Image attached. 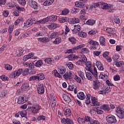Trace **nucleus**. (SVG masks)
<instances>
[{"label":"nucleus","instance_id":"20e7f679","mask_svg":"<svg viewBox=\"0 0 124 124\" xmlns=\"http://www.w3.org/2000/svg\"><path fill=\"white\" fill-rule=\"evenodd\" d=\"M23 70L22 68L16 70L11 73L10 75V77L11 78H14V79H16V78H18V77L23 73Z\"/></svg>","mask_w":124,"mask_h":124},{"label":"nucleus","instance_id":"aec40b11","mask_svg":"<svg viewBox=\"0 0 124 124\" xmlns=\"http://www.w3.org/2000/svg\"><path fill=\"white\" fill-rule=\"evenodd\" d=\"M38 41L41 42L42 43H46L50 42V39L48 37H41L38 38Z\"/></svg>","mask_w":124,"mask_h":124},{"label":"nucleus","instance_id":"7ed1b4c3","mask_svg":"<svg viewBox=\"0 0 124 124\" xmlns=\"http://www.w3.org/2000/svg\"><path fill=\"white\" fill-rule=\"evenodd\" d=\"M42 108L41 106L38 104H35L33 105V106L30 107L31 113H32V114H34L35 115L38 114V113H39V111H40Z\"/></svg>","mask_w":124,"mask_h":124},{"label":"nucleus","instance_id":"a19ab883","mask_svg":"<svg viewBox=\"0 0 124 124\" xmlns=\"http://www.w3.org/2000/svg\"><path fill=\"white\" fill-rule=\"evenodd\" d=\"M21 89L22 91H24V92H26V91H28V90H29V84L25 83L23 84L21 87Z\"/></svg>","mask_w":124,"mask_h":124},{"label":"nucleus","instance_id":"a18cd8bd","mask_svg":"<svg viewBox=\"0 0 124 124\" xmlns=\"http://www.w3.org/2000/svg\"><path fill=\"white\" fill-rule=\"evenodd\" d=\"M17 53L19 57H20V56H22V55H23V53H24V50L23 49V48L22 47L19 48L17 51Z\"/></svg>","mask_w":124,"mask_h":124},{"label":"nucleus","instance_id":"c03bdc74","mask_svg":"<svg viewBox=\"0 0 124 124\" xmlns=\"http://www.w3.org/2000/svg\"><path fill=\"white\" fill-rule=\"evenodd\" d=\"M19 114L21 118H26L27 117V111L25 110L19 111Z\"/></svg>","mask_w":124,"mask_h":124},{"label":"nucleus","instance_id":"c85d7f7f","mask_svg":"<svg viewBox=\"0 0 124 124\" xmlns=\"http://www.w3.org/2000/svg\"><path fill=\"white\" fill-rule=\"evenodd\" d=\"M77 95L78 98H79V99H80V100H84V99L86 98L85 93H84L83 92H79Z\"/></svg>","mask_w":124,"mask_h":124},{"label":"nucleus","instance_id":"4d7b16f0","mask_svg":"<svg viewBox=\"0 0 124 124\" xmlns=\"http://www.w3.org/2000/svg\"><path fill=\"white\" fill-rule=\"evenodd\" d=\"M78 34L79 36H80V37H86L87 36V33L83 31L78 32Z\"/></svg>","mask_w":124,"mask_h":124},{"label":"nucleus","instance_id":"a878e982","mask_svg":"<svg viewBox=\"0 0 124 124\" xmlns=\"http://www.w3.org/2000/svg\"><path fill=\"white\" fill-rule=\"evenodd\" d=\"M68 58L69 61H75V60H77V59H80V57L77 55L70 54L68 55Z\"/></svg>","mask_w":124,"mask_h":124},{"label":"nucleus","instance_id":"3c124183","mask_svg":"<svg viewBox=\"0 0 124 124\" xmlns=\"http://www.w3.org/2000/svg\"><path fill=\"white\" fill-rule=\"evenodd\" d=\"M78 76H80L82 80L85 78V74L83 72H82V71H78Z\"/></svg>","mask_w":124,"mask_h":124},{"label":"nucleus","instance_id":"9b49d317","mask_svg":"<svg viewBox=\"0 0 124 124\" xmlns=\"http://www.w3.org/2000/svg\"><path fill=\"white\" fill-rule=\"evenodd\" d=\"M33 24V21L32 19H29L27 21H25L24 23V27L25 28H30V27H31L32 24Z\"/></svg>","mask_w":124,"mask_h":124},{"label":"nucleus","instance_id":"6e6552de","mask_svg":"<svg viewBox=\"0 0 124 124\" xmlns=\"http://www.w3.org/2000/svg\"><path fill=\"white\" fill-rule=\"evenodd\" d=\"M88 43L90 44V45H91L92 48L93 49V50H96V46H98L99 43L98 42L93 41L92 39H89L88 40Z\"/></svg>","mask_w":124,"mask_h":124},{"label":"nucleus","instance_id":"f704fd0d","mask_svg":"<svg viewBox=\"0 0 124 124\" xmlns=\"http://www.w3.org/2000/svg\"><path fill=\"white\" fill-rule=\"evenodd\" d=\"M106 39L103 37V36H101L99 38V42L100 45L102 46H105V42H106Z\"/></svg>","mask_w":124,"mask_h":124},{"label":"nucleus","instance_id":"f03ea898","mask_svg":"<svg viewBox=\"0 0 124 124\" xmlns=\"http://www.w3.org/2000/svg\"><path fill=\"white\" fill-rule=\"evenodd\" d=\"M87 61V60H86L85 62H84L86 65V70L90 71L91 73H92V74L94 75V77H95V78H97V70H96V68L93 67H93H92V62Z\"/></svg>","mask_w":124,"mask_h":124},{"label":"nucleus","instance_id":"774afa93","mask_svg":"<svg viewBox=\"0 0 124 124\" xmlns=\"http://www.w3.org/2000/svg\"><path fill=\"white\" fill-rule=\"evenodd\" d=\"M16 6L15 2H11L8 4V6L10 8H13L14 6Z\"/></svg>","mask_w":124,"mask_h":124},{"label":"nucleus","instance_id":"13d9d810","mask_svg":"<svg viewBox=\"0 0 124 124\" xmlns=\"http://www.w3.org/2000/svg\"><path fill=\"white\" fill-rule=\"evenodd\" d=\"M88 124H100V123L97 120H91L90 122L88 123Z\"/></svg>","mask_w":124,"mask_h":124},{"label":"nucleus","instance_id":"49530a36","mask_svg":"<svg viewBox=\"0 0 124 124\" xmlns=\"http://www.w3.org/2000/svg\"><path fill=\"white\" fill-rule=\"evenodd\" d=\"M80 52L82 54H89V53H90L89 49L86 47L81 49Z\"/></svg>","mask_w":124,"mask_h":124},{"label":"nucleus","instance_id":"6ab92c4d","mask_svg":"<svg viewBox=\"0 0 124 124\" xmlns=\"http://www.w3.org/2000/svg\"><path fill=\"white\" fill-rule=\"evenodd\" d=\"M91 100L93 106H99V104H100L95 97L92 96L91 98Z\"/></svg>","mask_w":124,"mask_h":124},{"label":"nucleus","instance_id":"ea45409f","mask_svg":"<svg viewBox=\"0 0 124 124\" xmlns=\"http://www.w3.org/2000/svg\"><path fill=\"white\" fill-rule=\"evenodd\" d=\"M75 5L76 7H79L80 8H83L84 7V4L82 2L77 1L75 2Z\"/></svg>","mask_w":124,"mask_h":124},{"label":"nucleus","instance_id":"423d86ee","mask_svg":"<svg viewBox=\"0 0 124 124\" xmlns=\"http://www.w3.org/2000/svg\"><path fill=\"white\" fill-rule=\"evenodd\" d=\"M116 112L117 114L118 117L120 118V119H123L124 117V109L121 108H116Z\"/></svg>","mask_w":124,"mask_h":124},{"label":"nucleus","instance_id":"4be33fe9","mask_svg":"<svg viewBox=\"0 0 124 124\" xmlns=\"http://www.w3.org/2000/svg\"><path fill=\"white\" fill-rule=\"evenodd\" d=\"M26 101L24 96H20L17 99L18 104H24Z\"/></svg>","mask_w":124,"mask_h":124},{"label":"nucleus","instance_id":"f3484780","mask_svg":"<svg viewBox=\"0 0 124 124\" xmlns=\"http://www.w3.org/2000/svg\"><path fill=\"white\" fill-rule=\"evenodd\" d=\"M63 77L65 80H68L72 78V73L71 72H66L65 74L63 75Z\"/></svg>","mask_w":124,"mask_h":124},{"label":"nucleus","instance_id":"a211bd4d","mask_svg":"<svg viewBox=\"0 0 124 124\" xmlns=\"http://www.w3.org/2000/svg\"><path fill=\"white\" fill-rule=\"evenodd\" d=\"M46 19H47V22H56L58 20V16L52 15L47 17Z\"/></svg>","mask_w":124,"mask_h":124},{"label":"nucleus","instance_id":"338daca9","mask_svg":"<svg viewBox=\"0 0 124 124\" xmlns=\"http://www.w3.org/2000/svg\"><path fill=\"white\" fill-rule=\"evenodd\" d=\"M102 108L105 111H107L108 112L110 111V108H109V107L107 105L103 106Z\"/></svg>","mask_w":124,"mask_h":124},{"label":"nucleus","instance_id":"e2e57ef3","mask_svg":"<svg viewBox=\"0 0 124 124\" xmlns=\"http://www.w3.org/2000/svg\"><path fill=\"white\" fill-rule=\"evenodd\" d=\"M5 68L6 70H12V66L9 64H6L5 65Z\"/></svg>","mask_w":124,"mask_h":124},{"label":"nucleus","instance_id":"0e129e2a","mask_svg":"<svg viewBox=\"0 0 124 124\" xmlns=\"http://www.w3.org/2000/svg\"><path fill=\"white\" fill-rule=\"evenodd\" d=\"M115 65L117 67H121L123 66V65H124V62H123L122 61L119 62H117L115 63Z\"/></svg>","mask_w":124,"mask_h":124},{"label":"nucleus","instance_id":"c756f323","mask_svg":"<svg viewBox=\"0 0 124 124\" xmlns=\"http://www.w3.org/2000/svg\"><path fill=\"white\" fill-rule=\"evenodd\" d=\"M70 11L69 9L64 8L61 12V15H63L65 16V15H67L69 14Z\"/></svg>","mask_w":124,"mask_h":124},{"label":"nucleus","instance_id":"bf43d9fd","mask_svg":"<svg viewBox=\"0 0 124 124\" xmlns=\"http://www.w3.org/2000/svg\"><path fill=\"white\" fill-rule=\"evenodd\" d=\"M17 1L18 3L20 4V5H22V6L26 5V0H17Z\"/></svg>","mask_w":124,"mask_h":124},{"label":"nucleus","instance_id":"09e8293b","mask_svg":"<svg viewBox=\"0 0 124 124\" xmlns=\"http://www.w3.org/2000/svg\"><path fill=\"white\" fill-rule=\"evenodd\" d=\"M115 29L112 28H108L106 29V31L108 33H114Z\"/></svg>","mask_w":124,"mask_h":124},{"label":"nucleus","instance_id":"f8f14e48","mask_svg":"<svg viewBox=\"0 0 124 124\" xmlns=\"http://www.w3.org/2000/svg\"><path fill=\"white\" fill-rule=\"evenodd\" d=\"M46 27L49 30H56L57 28H60V25L57 23H50L46 25Z\"/></svg>","mask_w":124,"mask_h":124},{"label":"nucleus","instance_id":"37998d69","mask_svg":"<svg viewBox=\"0 0 124 124\" xmlns=\"http://www.w3.org/2000/svg\"><path fill=\"white\" fill-rule=\"evenodd\" d=\"M85 103L87 105L91 104V94H88L85 99Z\"/></svg>","mask_w":124,"mask_h":124},{"label":"nucleus","instance_id":"864d4df0","mask_svg":"<svg viewBox=\"0 0 124 124\" xmlns=\"http://www.w3.org/2000/svg\"><path fill=\"white\" fill-rule=\"evenodd\" d=\"M46 120V117L43 115H40L37 117V121H45Z\"/></svg>","mask_w":124,"mask_h":124},{"label":"nucleus","instance_id":"dca6fc26","mask_svg":"<svg viewBox=\"0 0 124 124\" xmlns=\"http://www.w3.org/2000/svg\"><path fill=\"white\" fill-rule=\"evenodd\" d=\"M65 32L64 31H62L60 32V35H62V36H64V38L66 37V35L69 31H70V29L68 28V27L67 26L65 25Z\"/></svg>","mask_w":124,"mask_h":124},{"label":"nucleus","instance_id":"5fc2aeb1","mask_svg":"<svg viewBox=\"0 0 124 124\" xmlns=\"http://www.w3.org/2000/svg\"><path fill=\"white\" fill-rule=\"evenodd\" d=\"M113 80L114 81H120L121 80V77L118 74H116L113 78Z\"/></svg>","mask_w":124,"mask_h":124},{"label":"nucleus","instance_id":"e433bc0d","mask_svg":"<svg viewBox=\"0 0 124 124\" xmlns=\"http://www.w3.org/2000/svg\"><path fill=\"white\" fill-rule=\"evenodd\" d=\"M86 24L89 26H93L95 24V20L93 19H88Z\"/></svg>","mask_w":124,"mask_h":124},{"label":"nucleus","instance_id":"4468645a","mask_svg":"<svg viewBox=\"0 0 124 124\" xmlns=\"http://www.w3.org/2000/svg\"><path fill=\"white\" fill-rule=\"evenodd\" d=\"M63 111L64 115H65V116H66L67 118H69V117L71 116V110H70V108H64L63 109Z\"/></svg>","mask_w":124,"mask_h":124},{"label":"nucleus","instance_id":"4c0bfd02","mask_svg":"<svg viewBox=\"0 0 124 124\" xmlns=\"http://www.w3.org/2000/svg\"><path fill=\"white\" fill-rule=\"evenodd\" d=\"M62 42V38L61 37H57L55 40L53 41V44L58 45L60 44Z\"/></svg>","mask_w":124,"mask_h":124},{"label":"nucleus","instance_id":"2eb2a0df","mask_svg":"<svg viewBox=\"0 0 124 124\" xmlns=\"http://www.w3.org/2000/svg\"><path fill=\"white\" fill-rule=\"evenodd\" d=\"M49 99L50 100L51 106L54 108L56 107V104L57 103V100L56 99V98H55V96L52 95L50 96Z\"/></svg>","mask_w":124,"mask_h":124},{"label":"nucleus","instance_id":"6e6d98bb","mask_svg":"<svg viewBox=\"0 0 124 124\" xmlns=\"http://www.w3.org/2000/svg\"><path fill=\"white\" fill-rule=\"evenodd\" d=\"M30 81H37V76H31L29 78V79Z\"/></svg>","mask_w":124,"mask_h":124},{"label":"nucleus","instance_id":"bb28decb","mask_svg":"<svg viewBox=\"0 0 124 124\" xmlns=\"http://www.w3.org/2000/svg\"><path fill=\"white\" fill-rule=\"evenodd\" d=\"M96 65L97 66V68L99 70H104V67H103V65L101 62L99 61H97L96 62Z\"/></svg>","mask_w":124,"mask_h":124},{"label":"nucleus","instance_id":"69168bd1","mask_svg":"<svg viewBox=\"0 0 124 124\" xmlns=\"http://www.w3.org/2000/svg\"><path fill=\"white\" fill-rule=\"evenodd\" d=\"M5 96H6V93H5V92H4L3 91H2L1 92H0V98H1V99L4 98V97H5Z\"/></svg>","mask_w":124,"mask_h":124},{"label":"nucleus","instance_id":"cd10ccee","mask_svg":"<svg viewBox=\"0 0 124 124\" xmlns=\"http://www.w3.org/2000/svg\"><path fill=\"white\" fill-rule=\"evenodd\" d=\"M48 22V19H47V17L43 18L42 19H40V20H37L36 21V24L43 25V24H45Z\"/></svg>","mask_w":124,"mask_h":124},{"label":"nucleus","instance_id":"79ce46f5","mask_svg":"<svg viewBox=\"0 0 124 124\" xmlns=\"http://www.w3.org/2000/svg\"><path fill=\"white\" fill-rule=\"evenodd\" d=\"M112 60H113V61L119 62V60H120V55H119L118 53H115L112 57Z\"/></svg>","mask_w":124,"mask_h":124},{"label":"nucleus","instance_id":"052dcab7","mask_svg":"<svg viewBox=\"0 0 124 124\" xmlns=\"http://www.w3.org/2000/svg\"><path fill=\"white\" fill-rule=\"evenodd\" d=\"M0 79H1L2 81H8V80H9V78L5 76V75H3L2 76H0Z\"/></svg>","mask_w":124,"mask_h":124},{"label":"nucleus","instance_id":"412c9836","mask_svg":"<svg viewBox=\"0 0 124 124\" xmlns=\"http://www.w3.org/2000/svg\"><path fill=\"white\" fill-rule=\"evenodd\" d=\"M61 35V33H59L58 32H53L50 34L49 35V38L51 39H54V38H57V37H59Z\"/></svg>","mask_w":124,"mask_h":124},{"label":"nucleus","instance_id":"0eeeda50","mask_svg":"<svg viewBox=\"0 0 124 124\" xmlns=\"http://www.w3.org/2000/svg\"><path fill=\"white\" fill-rule=\"evenodd\" d=\"M28 4L30 7L33 9H38V4L33 0H29L28 1Z\"/></svg>","mask_w":124,"mask_h":124},{"label":"nucleus","instance_id":"7c9ffc66","mask_svg":"<svg viewBox=\"0 0 124 124\" xmlns=\"http://www.w3.org/2000/svg\"><path fill=\"white\" fill-rule=\"evenodd\" d=\"M44 64L43 63V61L41 60H39L35 62L34 65L36 67H41Z\"/></svg>","mask_w":124,"mask_h":124},{"label":"nucleus","instance_id":"680f3d73","mask_svg":"<svg viewBox=\"0 0 124 124\" xmlns=\"http://www.w3.org/2000/svg\"><path fill=\"white\" fill-rule=\"evenodd\" d=\"M45 62H46V63L50 64L52 63L53 60H52V58H46L45 60Z\"/></svg>","mask_w":124,"mask_h":124},{"label":"nucleus","instance_id":"5701e85b","mask_svg":"<svg viewBox=\"0 0 124 124\" xmlns=\"http://www.w3.org/2000/svg\"><path fill=\"white\" fill-rule=\"evenodd\" d=\"M58 72L60 74H64L65 72H66V69L65 67L63 66H61L60 67H58Z\"/></svg>","mask_w":124,"mask_h":124},{"label":"nucleus","instance_id":"58836bf2","mask_svg":"<svg viewBox=\"0 0 124 124\" xmlns=\"http://www.w3.org/2000/svg\"><path fill=\"white\" fill-rule=\"evenodd\" d=\"M93 75L94 76L92 73H86V78L88 80H90V81H93Z\"/></svg>","mask_w":124,"mask_h":124},{"label":"nucleus","instance_id":"c9c22d12","mask_svg":"<svg viewBox=\"0 0 124 124\" xmlns=\"http://www.w3.org/2000/svg\"><path fill=\"white\" fill-rule=\"evenodd\" d=\"M53 2H54V0H46V1L44 2L43 5L45 6H48L52 4Z\"/></svg>","mask_w":124,"mask_h":124},{"label":"nucleus","instance_id":"1a4fd4ad","mask_svg":"<svg viewBox=\"0 0 124 124\" xmlns=\"http://www.w3.org/2000/svg\"><path fill=\"white\" fill-rule=\"evenodd\" d=\"M38 93L39 94H43L45 92V88L43 84H39L37 87Z\"/></svg>","mask_w":124,"mask_h":124},{"label":"nucleus","instance_id":"2f4dec72","mask_svg":"<svg viewBox=\"0 0 124 124\" xmlns=\"http://www.w3.org/2000/svg\"><path fill=\"white\" fill-rule=\"evenodd\" d=\"M52 75L54 77H57L58 78H62V75L58 72L57 70H54L52 71Z\"/></svg>","mask_w":124,"mask_h":124},{"label":"nucleus","instance_id":"473e14b6","mask_svg":"<svg viewBox=\"0 0 124 124\" xmlns=\"http://www.w3.org/2000/svg\"><path fill=\"white\" fill-rule=\"evenodd\" d=\"M37 81H41V80H44L45 79V76L43 74H39L37 76Z\"/></svg>","mask_w":124,"mask_h":124},{"label":"nucleus","instance_id":"8fccbe9b","mask_svg":"<svg viewBox=\"0 0 124 124\" xmlns=\"http://www.w3.org/2000/svg\"><path fill=\"white\" fill-rule=\"evenodd\" d=\"M78 122L79 124H85V119L83 118H81V117L78 118Z\"/></svg>","mask_w":124,"mask_h":124},{"label":"nucleus","instance_id":"9d476101","mask_svg":"<svg viewBox=\"0 0 124 124\" xmlns=\"http://www.w3.org/2000/svg\"><path fill=\"white\" fill-rule=\"evenodd\" d=\"M80 58L81 60H79L76 62V65H82L83 64V62H86V61H87V57L85 55H81Z\"/></svg>","mask_w":124,"mask_h":124},{"label":"nucleus","instance_id":"b1692460","mask_svg":"<svg viewBox=\"0 0 124 124\" xmlns=\"http://www.w3.org/2000/svg\"><path fill=\"white\" fill-rule=\"evenodd\" d=\"M80 22L79 18H73L68 20V23L69 24H77Z\"/></svg>","mask_w":124,"mask_h":124},{"label":"nucleus","instance_id":"603ef678","mask_svg":"<svg viewBox=\"0 0 124 124\" xmlns=\"http://www.w3.org/2000/svg\"><path fill=\"white\" fill-rule=\"evenodd\" d=\"M68 40L71 42L72 44H75L76 43V39L73 37H70Z\"/></svg>","mask_w":124,"mask_h":124},{"label":"nucleus","instance_id":"f257e3e1","mask_svg":"<svg viewBox=\"0 0 124 124\" xmlns=\"http://www.w3.org/2000/svg\"><path fill=\"white\" fill-rule=\"evenodd\" d=\"M99 5H101V7L102 9L108 10V12L113 13V12L115 11V7L114 6V5L112 4H108L107 3L102 1L94 3L92 5V7H93V8H96V7H98Z\"/></svg>","mask_w":124,"mask_h":124},{"label":"nucleus","instance_id":"ddd939ff","mask_svg":"<svg viewBox=\"0 0 124 124\" xmlns=\"http://www.w3.org/2000/svg\"><path fill=\"white\" fill-rule=\"evenodd\" d=\"M101 87V83L97 80L93 81V90H99V88Z\"/></svg>","mask_w":124,"mask_h":124},{"label":"nucleus","instance_id":"393cba45","mask_svg":"<svg viewBox=\"0 0 124 124\" xmlns=\"http://www.w3.org/2000/svg\"><path fill=\"white\" fill-rule=\"evenodd\" d=\"M63 99L66 103H69L71 102V98L69 96V95L64 94L62 96Z\"/></svg>","mask_w":124,"mask_h":124},{"label":"nucleus","instance_id":"72a5a7b5","mask_svg":"<svg viewBox=\"0 0 124 124\" xmlns=\"http://www.w3.org/2000/svg\"><path fill=\"white\" fill-rule=\"evenodd\" d=\"M24 21V18H23V17L19 16L18 17L17 19L16 20L15 22V26H17V25H19L21 22H23Z\"/></svg>","mask_w":124,"mask_h":124},{"label":"nucleus","instance_id":"de8ad7c7","mask_svg":"<svg viewBox=\"0 0 124 124\" xmlns=\"http://www.w3.org/2000/svg\"><path fill=\"white\" fill-rule=\"evenodd\" d=\"M96 111L97 114L98 115H101V114H103V110L99 107H97L95 110Z\"/></svg>","mask_w":124,"mask_h":124},{"label":"nucleus","instance_id":"39448f33","mask_svg":"<svg viewBox=\"0 0 124 124\" xmlns=\"http://www.w3.org/2000/svg\"><path fill=\"white\" fill-rule=\"evenodd\" d=\"M106 121L109 124H116L117 123V119L116 117L113 115H108L106 117Z\"/></svg>","mask_w":124,"mask_h":124}]
</instances>
